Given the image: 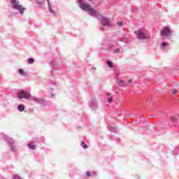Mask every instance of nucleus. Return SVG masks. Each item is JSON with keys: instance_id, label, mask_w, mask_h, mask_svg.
Here are the masks:
<instances>
[{"instance_id": "f257e3e1", "label": "nucleus", "mask_w": 179, "mask_h": 179, "mask_svg": "<svg viewBox=\"0 0 179 179\" xmlns=\"http://www.w3.org/2000/svg\"><path fill=\"white\" fill-rule=\"evenodd\" d=\"M78 3H79L80 8L83 9V10L88 12L91 16L96 17L103 27H106V26H107V27H114V24L110 22L108 18L103 17V15L99 13V12L94 10V8H93L90 4L83 3V0H78Z\"/></svg>"}, {"instance_id": "f03ea898", "label": "nucleus", "mask_w": 179, "mask_h": 179, "mask_svg": "<svg viewBox=\"0 0 179 179\" xmlns=\"http://www.w3.org/2000/svg\"><path fill=\"white\" fill-rule=\"evenodd\" d=\"M138 40H149L150 38V34L146 32L145 29L141 28L134 31Z\"/></svg>"}, {"instance_id": "7ed1b4c3", "label": "nucleus", "mask_w": 179, "mask_h": 179, "mask_svg": "<svg viewBox=\"0 0 179 179\" xmlns=\"http://www.w3.org/2000/svg\"><path fill=\"white\" fill-rule=\"evenodd\" d=\"M10 3L13 9H15L18 10L21 15L24 13V10H26V8L22 7L21 5L19 4V1L17 0H10Z\"/></svg>"}, {"instance_id": "20e7f679", "label": "nucleus", "mask_w": 179, "mask_h": 179, "mask_svg": "<svg viewBox=\"0 0 179 179\" xmlns=\"http://www.w3.org/2000/svg\"><path fill=\"white\" fill-rule=\"evenodd\" d=\"M17 97L20 100H22V99H25L26 100H29V99L31 97V95H30V94H29V92L24 91V90H21L18 93Z\"/></svg>"}, {"instance_id": "39448f33", "label": "nucleus", "mask_w": 179, "mask_h": 179, "mask_svg": "<svg viewBox=\"0 0 179 179\" xmlns=\"http://www.w3.org/2000/svg\"><path fill=\"white\" fill-rule=\"evenodd\" d=\"M161 36L163 37H166L167 36H171V30L170 28L165 27L161 31Z\"/></svg>"}, {"instance_id": "423d86ee", "label": "nucleus", "mask_w": 179, "mask_h": 179, "mask_svg": "<svg viewBox=\"0 0 179 179\" xmlns=\"http://www.w3.org/2000/svg\"><path fill=\"white\" fill-rule=\"evenodd\" d=\"M32 100L35 101V103H38V104H43V103H45V100L41 98L33 97Z\"/></svg>"}, {"instance_id": "0eeeda50", "label": "nucleus", "mask_w": 179, "mask_h": 179, "mask_svg": "<svg viewBox=\"0 0 179 179\" xmlns=\"http://www.w3.org/2000/svg\"><path fill=\"white\" fill-rule=\"evenodd\" d=\"M90 104L93 110H94L95 108H97V102L96 101V100L91 101Z\"/></svg>"}, {"instance_id": "6e6552de", "label": "nucleus", "mask_w": 179, "mask_h": 179, "mask_svg": "<svg viewBox=\"0 0 179 179\" xmlns=\"http://www.w3.org/2000/svg\"><path fill=\"white\" fill-rule=\"evenodd\" d=\"M48 2V8H49V10L51 13H52V15H55V11H54V10H52L51 8V3H50V0H46Z\"/></svg>"}, {"instance_id": "1a4fd4ad", "label": "nucleus", "mask_w": 179, "mask_h": 179, "mask_svg": "<svg viewBox=\"0 0 179 179\" xmlns=\"http://www.w3.org/2000/svg\"><path fill=\"white\" fill-rule=\"evenodd\" d=\"M169 43H162L161 44V50H165L166 47H169Z\"/></svg>"}, {"instance_id": "9d476101", "label": "nucleus", "mask_w": 179, "mask_h": 179, "mask_svg": "<svg viewBox=\"0 0 179 179\" xmlns=\"http://www.w3.org/2000/svg\"><path fill=\"white\" fill-rule=\"evenodd\" d=\"M28 148H29V149H31L32 150H36V145L31 143L28 144Z\"/></svg>"}, {"instance_id": "9b49d317", "label": "nucleus", "mask_w": 179, "mask_h": 179, "mask_svg": "<svg viewBox=\"0 0 179 179\" xmlns=\"http://www.w3.org/2000/svg\"><path fill=\"white\" fill-rule=\"evenodd\" d=\"M17 108H18V111H24V105H19Z\"/></svg>"}, {"instance_id": "f8f14e48", "label": "nucleus", "mask_w": 179, "mask_h": 179, "mask_svg": "<svg viewBox=\"0 0 179 179\" xmlns=\"http://www.w3.org/2000/svg\"><path fill=\"white\" fill-rule=\"evenodd\" d=\"M107 64H108V66L109 68H114V64H113L112 62L108 61V62H107Z\"/></svg>"}, {"instance_id": "ddd939ff", "label": "nucleus", "mask_w": 179, "mask_h": 179, "mask_svg": "<svg viewBox=\"0 0 179 179\" xmlns=\"http://www.w3.org/2000/svg\"><path fill=\"white\" fill-rule=\"evenodd\" d=\"M171 122H177V117H176L174 116H172L171 117Z\"/></svg>"}, {"instance_id": "4468645a", "label": "nucleus", "mask_w": 179, "mask_h": 179, "mask_svg": "<svg viewBox=\"0 0 179 179\" xmlns=\"http://www.w3.org/2000/svg\"><path fill=\"white\" fill-rule=\"evenodd\" d=\"M109 130H110L111 132H117V128H115V127H110V128H109Z\"/></svg>"}, {"instance_id": "2eb2a0df", "label": "nucleus", "mask_w": 179, "mask_h": 179, "mask_svg": "<svg viewBox=\"0 0 179 179\" xmlns=\"http://www.w3.org/2000/svg\"><path fill=\"white\" fill-rule=\"evenodd\" d=\"M117 83H118L119 86L124 85V80H119Z\"/></svg>"}, {"instance_id": "dca6fc26", "label": "nucleus", "mask_w": 179, "mask_h": 179, "mask_svg": "<svg viewBox=\"0 0 179 179\" xmlns=\"http://www.w3.org/2000/svg\"><path fill=\"white\" fill-rule=\"evenodd\" d=\"M120 41H123V43H127L128 42V38H121Z\"/></svg>"}, {"instance_id": "f3484780", "label": "nucleus", "mask_w": 179, "mask_h": 179, "mask_svg": "<svg viewBox=\"0 0 179 179\" xmlns=\"http://www.w3.org/2000/svg\"><path fill=\"white\" fill-rule=\"evenodd\" d=\"M81 146L84 148V149H87V145H86L85 143V142H82L81 143Z\"/></svg>"}, {"instance_id": "a211bd4d", "label": "nucleus", "mask_w": 179, "mask_h": 179, "mask_svg": "<svg viewBox=\"0 0 179 179\" xmlns=\"http://www.w3.org/2000/svg\"><path fill=\"white\" fill-rule=\"evenodd\" d=\"M34 59L30 58L28 59V64H34Z\"/></svg>"}, {"instance_id": "6ab92c4d", "label": "nucleus", "mask_w": 179, "mask_h": 179, "mask_svg": "<svg viewBox=\"0 0 179 179\" xmlns=\"http://www.w3.org/2000/svg\"><path fill=\"white\" fill-rule=\"evenodd\" d=\"M18 72L20 75H24V71L22 69H19Z\"/></svg>"}, {"instance_id": "aec40b11", "label": "nucleus", "mask_w": 179, "mask_h": 179, "mask_svg": "<svg viewBox=\"0 0 179 179\" xmlns=\"http://www.w3.org/2000/svg\"><path fill=\"white\" fill-rule=\"evenodd\" d=\"M13 179H22V178L19 175H14Z\"/></svg>"}, {"instance_id": "412c9836", "label": "nucleus", "mask_w": 179, "mask_h": 179, "mask_svg": "<svg viewBox=\"0 0 179 179\" xmlns=\"http://www.w3.org/2000/svg\"><path fill=\"white\" fill-rule=\"evenodd\" d=\"M173 94H177V93H178V91H177V90L173 89L171 90Z\"/></svg>"}, {"instance_id": "4be33fe9", "label": "nucleus", "mask_w": 179, "mask_h": 179, "mask_svg": "<svg viewBox=\"0 0 179 179\" xmlns=\"http://www.w3.org/2000/svg\"><path fill=\"white\" fill-rule=\"evenodd\" d=\"M10 149L13 152H15L16 150V148H15V146L13 145H11L10 146Z\"/></svg>"}, {"instance_id": "5701e85b", "label": "nucleus", "mask_w": 179, "mask_h": 179, "mask_svg": "<svg viewBox=\"0 0 179 179\" xmlns=\"http://www.w3.org/2000/svg\"><path fill=\"white\" fill-rule=\"evenodd\" d=\"M38 3H39V5H43V3H44V0H38Z\"/></svg>"}, {"instance_id": "b1692460", "label": "nucleus", "mask_w": 179, "mask_h": 179, "mask_svg": "<svg viewBox=\"0 0 179 179\" xmlns=\"http://www.w3.org/2000/svg\"><path fill=\"white\" fill-rule=\"evenodd\" d=\"M122 22H117V26H119L120 27H122Z\"/></svg>"}, {"instance_id": "393cba45", "label": "nucleus", "mask_w": 179, "mask_h": 179, "mask_svg": "<svg viewBox=\"0 0 179 179\" xmlns=\"http://www.w3.org/2000/svg\"><path fill=\"white\" fill-rule=\"evenodd\" d=\"M113 97L111 96V97L108 99V103H113Z\"/></svg>"}, {"instance_id": "a878e982", "label": "nucleus", "mask_w": 179, "mask_h": 179, "mask_svg": "<svg viewBox=\"0 0 179 179\" xmlns=\"http://www.w3.org/2000/svg\"><path fill=\"white\" fill-rule=\"evenodd\" d=\"M86 175H87L88 177H90V172H87V173H86Z\"/></svg>"}, {"instance_id": "bb28decb", "label": "nucleus", "mask_w": 179, "mask_h": 179, "mask_svg": "<svg viewBox=\"0 0 179 179\" xmlns=\"http://www.w3.org/2000/svg\"><path fill=\"white\" fill-rule=\"evenodd\" d=\"M115 51V52H120V49L117 48V49H116Z\"/></svg>"}, {"instance_id": "cd10ccee", "label": "nucleus", "mask_w": 179, "mask_h": 179, "mask_svg": "<svg viewBox=\"0 0 179 179\" xmlns=\"http://www.w3.org/2000/svg\"><path fill=\"white\" fill-rule=\"evenodd\" d=\"M129 83H132V80H129Z\"/></svg>"}, {"instance_id": "c85d7f7f", "label": "nucleus", "mask_w": 179, "mask_h": 179, "mask_svg": "<svg viewBox=\"0 0 179 179\" xmlns=\"http://www.w3.org/2000/svg\"><path fill=\"white\" fill-rule=\"evenodd\" d=\"M9 143H13V141L10 140V141H9Z\"/></svg>"}, {"instance_id": "c756f323", "label": "nucleus", "mask_w": 179, "mask_h": 179, "mask_svg": "<svg viewBox=\"0 0 179 179\" xmlns=\"http://www.w3.org/2000/svg\"><path fill=\"white\" fill-rule=\"evenodd\" d=\"M173 124H169V127H173Z\"/></svg>"}, {"instance_id": "7c9ffc66", "label": "nucleus", "mask_w": 179, "mask_h": 179, "mask_svg": "<svg viewBox=\"0 0 179 179\" xmlns=\"http://www.w3.org/2000/svg\"><path fill=\"white\" fill-rule=\"evenodd\" d=\"M101 30H102V31H104V28L102 27V28L101 29Z\"/></svg>"}, {"instance_id": "2f4dec72", "label": "nucleus", "mask_w": 179, "mask_h": 179, "mask_svg": "<svg viewBox=\"0 0 179 179\" xmlns=\"http://www.w3.org/2000/svg\"><path fill=\"white\" fill-rule=\"evenodd\" d=\"M124 86H128V84L127 83L124 84Z\"/></svg>"}, {"instance_id": "473e14b6", "label": "nucleus", "mask_w": 179, "mask_h": 179, "mask_svg": "<svg viewBox=\"0 0 179 179\" xmlns=\"http://www.w3.org/2000/svg\"><path fill=\"white\" fill-rule=\"evenodd\" d=\"M52 64H54V62H52L51 64L52 65Z\"/></svg>"}, {"instance_id": "72a5a7b5", "label": "nucleus", "mask_w": 179, "mask_h": 179, "mask_svg": "<svg viewBox=\"0 0 179 179\" xmlns=\"http://www.w3.org/2000/svg\"><path fill=\"white\" fill-rule=\"evenodd\" d=\"M88 1H92V0H88Z\"/></svg>"}]
</instances>
